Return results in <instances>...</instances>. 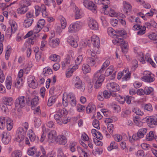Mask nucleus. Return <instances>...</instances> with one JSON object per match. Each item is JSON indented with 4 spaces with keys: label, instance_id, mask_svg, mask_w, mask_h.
Segmentation results:
<instances>
[{
    "label": "nucleus",
    "instance_id": "nucleus-1",
    "mask_svg": "<svg viewBox=\"0 0 157 157\" xmlns=\"http://www.w3.org/2000/svg\"><path fill=\"white\" fill-rule=\"evenodd\" d=\"M109 60H106L103 63L100 69L94 74L93 81H95L94 86L96 89H98L101 86L104 79L101 73L109 65Z\"/></svg>",
    "mask_w": 157,
    "mask_h": 157
},
{
    "label": "nucleus",
    "instance_id": "nucleus-2",
    "mask_svg": "<svg viewBox=\"0 0 157 157\" xmlns=\"http://www.w3.org/2000/svg\"><path fill=\"white\" fill-rule=\"evenodd\" d=\"M115 33H116L115 37L116 38L113 40V43L115 44L121 46L123 53L127 52L128 50V43L124 41L122 38H119L123 37L126 34L125 32L123 30H117Z\"/></svg>",
    "mask_w": 157,
    "mask_h": 157
},
{
    "label": "nucleus",
    "instance_id": "nucleus-3",
    "mask_svg": "<svg viewBox=\"0 0 157 157\" xmlns=\"http://www.w3.org/2000/svg\"><path fill=\"white\" fill-rule=\"evenodd\" d=\"M56 113L54 115V117L56 122L61 125L63 123L66 124L67 122V119L66 117L68 112L64 108L59 109L56 112Z\"/></svg>",
    "mask_w": 157,
    "mask_h": 157
},
{
    "label": "nucleus",
    "instance_id": "nucleus-4",
    "mask_svg": "<svg viewBox=\"0 0 157 157\" xmlns=\"http://www.w3.org/2000/svg\"><path fill=\"white\" fill-rule=\"evenodd\" d=\"M82 23L79 21L71 24L68 28V32L71 33H76L81 28Z\"/></svg>",
    "mask_w": 157,
    "mask_h": 157
},
{
    "label": "nucleus",
    "instance_id": "nucleus-5",
    "mask_svg": "<svg viewBox=\"0 0 157 157\" xmlns=\"http://www.w3.org/2000/svg\"><path fill=\"white\" fill-rule=\"evenodd\" d=\"M137 58L143 64L145 63V61H146L147 62L150 63L154 67H155L156 66V64L150 58H147L146 57L144 58V55L143 53L142 52H140L138 55Z\"/></svg>",
    "mask_w": 157,
    "mask_h": 157
},
{
    "label": "nucleus",
    "instance_id": "nucleus-6",
    "mask_svg": "<svg viewBox=\"0 0 157 157\" xmlns=\"http://www.w3.org/2000/svg\"><path fill=\"white\" fill-rule=\"evenodd\" d=\"M72 82L75 88L78 89H82L83 91L84 90L85 88L83 85L81 80L78 76L74 77L72 79Z\"/></svg>",
    "mask_w": 157,
    "mask_h": 157
},
{
    "label": "nucleus",
    "instance_id": "nucleus-7",
    "mask_svg": "<svg viewBox=\"0 0 157 157\" xmlns=\"http://www.w3.org/2000/svg\"><path fill=\"white\" fill-rule=\"evenodd\" d=\"M26 98L24 96L19 97L15 101V106L18 108L24 107L26 104Z\"/></svg>",
    "mask_w": 157,
    "mask_h": 157
},
{
    "label": "nucleus",
    "instance_id": "nucleus-8",
    "mask_svg": "<svg viewBox=\"0 0 157 157\" xmlns=\"http://www.w3.org/2000/svg\"><path fill=\"white\" fill-rule=\"evenodd\" d=\"M144 74L145 75L141 78L142 81L147 82H151L155 80L153 75L150 72L145 71Z\"/></svg>",
    "mask_w": 157,
    "mask_h": 157
},
{
    "label": "nucleus",
    "instance_id": "nucleus-9",
    "mask_svg": "<svg viewBox=\"0 0 157 157\" xmlns=\"http://www.w3.org/2000/svg\"><path fill=\"white\" fill-rule=\"evenodd\" d=\"M85 7L92 11L94 13L97 12V7L95 5L90 1L85 0L83 2Z\"/></svg>",
    "mask_w": 157,
    "mask_h": 157
},
{
    "label": "nucleus",
    "instance_id": "nucleus-10",
    "mask_svg": "<svg viewBox=\"0 0 157 157\" xmlns=\"http://www.w3.org/2000/svg\"><path fill=\"white\" fill-rule=\"evenodd\" d=\"M107 89L110 92H116L120 90V87L116 83L112 82L108 83L107 85Z\"/></svg>",
    "mask_w": 157,
    "mask_h": 157
},
{
    "label": "nucleus",
    "instance_id": "nucleus-11",
    "mask_svg": "<svg viewBox=\"0 0 157 157\" xmlns=\"http://www.w3.org/2000/svg\"><path fill=\"white\" fill-rule=\"evenodd\" d=\"M133 29L134 30H139L137 33L139 35H142L144 34L145 32L146 26H141L140 24H136L133 26Z\"/></svg>",
    "mask_w": 157,
    "mask_h": 157
},
{
    "label": "nucleus",
    "instance_id": "nucleus-12",
    "mask_svg": "<svg viewBox=\"0 0 157 157\" xmlns=\"http://www.w3.org/2000/svg\"><path fill=\"white\" fill-rule=\"evenodd\" d=\"M22 126V127H20L17 128L16 132L17 133L25 135L28 128V124L27 122H25L23 124Z\"/></svg>",
    "mask_w": 157,
    "mask_h": 157
},
{
    "label": "nucleus",
    "instance_id": "nucleus-13",
    "mask_svg": "<svg viewBox=\"0 0 157 157\" xmlns=\"http://www.w3.org/2000/svg\"><path fill=\"white\" fill-rule=\"evenodd\" d=\"M147 132V129L146 128H142L139 129L137 134H134V137L136 139L139 140L143 138Z\"/></svg>",
    "mask_w": 157,
    "mask_h": 157
},
{
    "label": "nucleus",
    "instance_id": "nucleus-14",
    "mask_svg": "<svg viewBox=\"0 0 157 157\" xmlns=\"http://www.w3.org/2000/svg\"><path fill=\"white\" fill-rule=\"evenodd\" d=\"M88 20V26L90 29L94 30L98 29V24L95 20L91 18H89Z\"/></svg>",
    "mask_w": 157,
    "mask_h": 157
},
{
    "label": "nucleus",
    "instance_id": "nucleus-15",
    "mask_svg": "<svg viewBox=\"0 0 157 157\" xmlns=\"http://www.w3.org/2000/svg\"><path fill=\"white\" fill-rule=\"evenodd\" d=\"M28 82L29 86L31 88L35 89L38 86L36 80L35 79L34 76H30L29 77Z\"/></svg>",
    "mask_w": 157,
    "mask_h": 157
},
{
    "label": "nucleus",
    "instance_id": "nucleus-16",
    "mask_svg": "<svg viewBox=\"0 0 157 157\" xmlns=\"http://www.w3.org/2000/svg\"><path fill=\"white\" fill-rule=\"evenodd\" d=\"M147 124L149 125H157V115L150 116L146 120Z\"/></svg>",
    "mask_w": 157,
    "mask_h": 157
},
{
    "label": "nucleus",
    "instance_id": "nucleus-17",
    "mask_svg": "<svg viewBox=\"0 0 157 157\" xmlns=\"http://www.w3.org/2000/svg\"><path fill=\"white\" fill-rule=\"evenodd\" d=\"M10 140V133L7 131L3 132L2 134V141L4 144H8Z\"/></svg>",
    "mask_w": 157,
    "mask_h": 157
},
{
    "label": "nucleus",
    "instance_id": "nucleus-18",
    "mask_svg": "<svg viewBox=\"0 0 157 157\" xmlns=\"http://www.w3.org/2000/svg\"><path fill=\"white\" fill-rule=\"evenodd\" d=\"M91 41L94 47L98 48L99 47L100 40L98 36L96 35L93 36L91 37Z\"/></svg>",
    "mask_w": 157,
    "mask_h": 157
},
{
    "label": "nucleus",
    "instance_id": "nucleus-19",
    "mask_svg": "<svg viewBox=\"0 0 157 157\" xmlns=\"http://www.w3.org/2000/svg\"><path fill=\"white\" fill-rule=\"evenodd\" d=\"M56 131L55 130H52L48 133V140L50 142H52L55 140L56 136Z\"/></svg>",
    "mask_w": 157,
    "mask_h": 157
},
{
    "label": "nucleus",
    "instance_id": "nucleus-20",
    "mask_svg": "<svg viewBox=\"0 0 157 157\" xmlns=\"http://www.w3.org/2000/svg\"><path fill=\"white\" fill-rule=\"evenodd\" d=\"M67 41L73 47L76 48L78 46L77 41L73 37L69 36L68 38Z\"/></svg>",
    "mask_w": 157,
    "mask_h": 157
},
{
    "label": "nucleus",
    "instance_id": "nucleus-21",
    "mask_svg": "<svg viewBox=\"0 0 157 157\" xmlns=\"http://www.w3.org/2000/svg\"><path fill=\"white\" fill-rule=\"evenodd\" d=\"M124 5L123 11L126 13H130L131 11L132 6L128 2L124 1L123 3Z\"/></svg>",
    "mask_w": 157,
    "mask_h": 157
},
{
    "label": "nucleus",
    "instance_id": "nucleus-22",
    "mask_svg": "<svg viewBox=\"0 0 157 157\" xmlns=\"http://www.w3.org/2000/svg\"><path fill=\"white\" fill-rule=\"evenodd\" d=\"M11 28H8L7 29V31L8 33L10 32L14 33L17 29V25L15 21H12L10 23Z\"/></svg>",
    "mask_w": 157,
    "mask_h": 157
},
{
    "label": "nucleus",
    "instance_id": "nucleus-23",
    "mask_svg": "<svg viewBox=\"0 0 157 157\" xmlns=\"http://www.w3.org/2000/svg\"><path fill=\"white\" fill-rule=\"evenodd\" d=\"M59 39L57 38L55 40H50L49 42V44L51 47L54 48L58 46L59 44Z\"/></svg>",
    "mask_w": 157,
    "mask_h": 157
},
{
    "label": "nucleus",
    "instance_id": "nucleus-24",
    "mask_svg": "<svg viewBox=\"0 0 157 157\" xmlns=\"http://www.w3.org/2000/svg\"><path fill=\"white\" fill-rule=\"evenodd\" d=\"M3 104L6 105L10 106L13 103V99L10 97H4L3 98Z\"/></svg>",
    "mask_w": 157,
    "mask_h": 157
},
{
    "label": "nucleus",
    "instance_id": "nucleus-25",
    "mask_svg": "<svg viewBox=\"0 0 157 157\" xmlns=\"http://www.w3.org/2000/svg\"><path fill=\"white\" fill-rule=\"evenodd\" d=\"M124 76L122 78L123 81H127L130 78L131 73L129 72V70L128 68L125 69L122 73Z\"/></svg>",
    "mask_w": 157,
    "mask_h": 157
},
{
    "label": "nucleus",
    "instance_id": "nucleus-26",
    "mask_svg": "<svg viewBox=\"0 0 157 157\" xmlns=\"http://www.w3.org/2000/svg\"><path fill=\"white\" fill-rule=\"evenodd\" d=\"M12 82V81L11 77L9 76H8L6 81V86L7 89L10 90L11 89Z\"/></svg>",
    "mask_w": 157,
    "mask_h": 157
},
{
    "label": "nucleus",
    "instance_id": "nucleus-27",
    "mask_svg": "<svg viewBox=\"0 0 157 157\" xmlns=\"http://www.w3.org/2000/svg\"><path fill=\"white\" fill-rule=\"evenodd\" d=\"M98 60V58L97 56L95 59L93 58L89 57L87 60V62L89 65L93 66L95 64L96 61L97 62Z\"/></svg>",
    "mask_w": 157,
    "mask_h": 157
},
{
    "label": "nucleus",
    "instance_id": "nucleus-28",
    "mask_svg": "<svg viewBox=\"0 0 157 157\" xmlns=\"http://www.w3.org/2000/svg\"><path fill=\"white\" fill-rule=\"evenodd\" d=\"M7 128L8 130H10L12 128L13 123L12 120L9 117H6Z\"/></svg>",
    "mask_w": 157,
    "mask_h": 157
},
{
    "label": "nucleus",
    "instance_id": "nucleus-29",
    "mask_svg": "<svg viewBox=\"0 0 157 157\" xmlns=\"http://www.w3.org/2000/svg\"><path fill=\"white\" fill-rule=\"evenodd\" d=\"M27 135L31 142H33L35 140L36 138V135L31 129H30L28 131Z\"/></svg>",
    "mask_w": 157,
    "mask_h": 157
},
{
    "label": "nucleus",
    "instance_id": "nucleus-30",
    "mask_svg": "<svg viewBox=\"0 0 157 157\" xmlns=\"http://www.w3.org/2000/svg\"><path fill=\"white\" fill-rule=\"evenodd\" d=\"M28 10V8L27 7L20 6L19 8L17 9V12L19 14H24L27 12Z\"/></svg>",
    "mask_w": 157,
    "mask_h": 157
},
{
    "label": "nucleus",
    "instance_id": "nucleus-31",
    "mask_svg": "<svg viewBox=\"0 0 157 157\" xmlns=\"http://www.w3.org/2000/svg\"><path fill=\"white\" fill-rule=\"evenodd\" d=\"M31 2L29 0H21L19 2V6L28 7L31 4Z\"/></svg>",
    "mask_w": 157,
    "mask_h": 157
},
{
    "label": "nucleus",
    "instance_id": "nucleus-32",
    "mask_svg": "<svg viewBox=\"0 0 157 157\" xmlns=\"http://www.w3.org/2000/svg\"><path fill=\"white\" fill-rule=\"evenodd\" d=\"M96 106L92 104H89L86 107V112L87 113L95 111Z\"/></svg>",
    "mask_w": 157,
    "mask_h": 157
},
{
    "label": "nucleus",
    "instance_id": "nucleus-33",
    "mask_svg": "<svg viewBox=\"0 0 157 157\" xmlns=\"http://www.w3.org/2000/svg\"><path fill=\"white\" fill-rule=\"evenodd\" d=\"M23 83V80L21 78H17L16 82H15V86L18 88L22 86Z\"/></svg>",
    "mask_w": 157,
    "mask_h": 157
},
{
    "label": "nucleus",
    "instance_id": "nucleus-34",
    "mask_svg": "<svg viewBox=\"0 0 157 157\" xmlns=\"http://www.w3.org/2000/svg\"><path fill=\"white\" fill-rule=\"evenodd\" d=\"M6 117H0V128L3 129L6 126Z\"/></svg>",
    "mask_w": 157,
    "mask_h": 157
},
{
    "label": "nucleus",
    "instance_id": "nucleus-35",
    "mask_svg": "<svg viewBox=\"0 0 157 157\" xmlns=\"http://www.w3.org/2000/svg\"><path fill=\"white\" fill-rule=\"evenodd\" d=\"M33 20L32 19H27L24 21V26L26 28L30 27L33 23Z\"/></svg>",
    "mask_w": 157,
    "mask_h": 157
},
{
    "label": "nucleus",
    "instance_id": "nucleus-36",
    "mask_svg": "<svg viewBox=\"0 0 157 157\" xmlns=\"http://www.w3.org/2000/svg\"><path fill=\"white\" fill-rule=\"evenodd\" d=\"M82 70L84 73L86 74L90 72L91 69L88 64H83L82 67Z\"/></svg>",
    "mask_w": 157,
    "mask_h": 157
},
{
    "label": "nucleus",
    "instance_id": "nucleus-37",
    "mask_svg": "<svg viewBox=\"0 0 157 157\" xmlns=\"http://www.w3.org/2000/svg\"><path fill=\"white\" fill-rule=\"evenodd\" d=\"M60 19L61 27L62 29H64L67 26V21L66 19L63 17L60 16L59 17Z\"/></svg>",
    "mask_w": 157,
    "mask_h": 157
},
{
    "label": "nucleus",
    "instance_id": "nucleus-38",
    "mask_svg": "<svg viewBox=\"0 0 157 157\" xmlns=\"http://www.w3.org/2000/svg\"><path fill=\"white\" fill-rule=\"evenodd\" d=\"M17 137L16 138V140L17 142L19 143L21 142L24 140L25 138V135L16 133Z\"/></svg>",
    "mask_w": 157,
    "mask_h": 157
},
{
    "label": "nucleus",
    "instance_id": "nucleus-39",
    "mask_svg": "<svg viewBox=\"0 0 157 157\" xmlns=\"http://www.w3.org/2000/svg\"><path fill=\"white\" fill-rule=\"evenodd\" d=\"M75 19H77L81 17V13L77 7H75Z\"/></svg>",
    "mask_w": 157,
    "mask_h": 157
},
{
    "label": "nucleus",
    "instance_id": "nucleus-40",
    "mask_svg": "<svg viewBox=\"0 0 157 157\" xmlns=\"http://www.w3.org/2000/svg\"><path fill=\"white\" fill-rule=\"evenodd\" d=\"M56 97L55 96H51L50 97L48 101L47 105L49 106H52L55 102Z\"/></svg>",
    "mask_w": 157,
    "mask_h": 157
},
{
    "label": "nucleus",
    "instance_id": "nucleus-41",
    "mask_svg": "<svg viewBox=\"0 0 157 157\" xmlns=\"http://www.w3.org/2000/svg\"><path fill=\"white\" fill-rule=\"evenodd\" d=\"M113 71V66H110L106 69L105 74V76H108L111 74Z\"/></svg>",
    "mask_w": 157,
    "mask_h": 157
},
{
    "label": "nucleus",
    "instance_id": "nucleus-42",
    "mask_svg": "<svg viewBox=\"0 0 157 157\" xmlns=\"http://www.w3.org/2000/svg\"><path fill=\"white\" fill-rule=\"evenodd\" d=\"M153 88L151 87H146L144 88L145 94L147 95H152L153 94Z\"/></svg>",
    "mask_w": 157,
    "mask_h": 157
},
{
    "label": "nucleus",
    "instance_id": "nucleus-43",
    "mask_svg": "<svg viewBox=\"0 0 157 157\" xmlns=\"http://www.w3.org/2000/svg\"><path fill=\"white\" fill-rule=\"evenodd\" d=\"M58 140H59L60 141L59 142V144H64L65 143L67 142V140L65 137L63 135H61L58 136Z\"/></svg>",
    "mask_w": 157,
    "mask_h": 157
},
{
    "label": "nucleus",
    "instance_id": "nucleus-44",
    "mask_svg": "<svg viewBox=\"0 0 157 157\" xmlns=\"http://www.w3.org/2000/svg\"><path fill=\"white\" fill-rule=\"evenodd\" d=\"M52 72V70L48 67L44 68L43 70V73L45 76L51 74Z\"/></svg>",
    "mask_w": 157,
    "mask_h": 157
},
{
    "label": "nucleus",
    "instance_id": "nucleus-45",
    "mask_svg": "<svg viewBox=\"0 0 157 157\" xmlns=\"http://www.w3.org/2000/svg\"><path fill=\"white\" fill-rule=\"evenodd\" d=\"M22 153L19 150H15L11 154V157H21Z\"/></svg>",
    "mask_w": 157,
    "mask_h": 157
},
{
    "label": "nucleus",
    "instance_id": "nucleus-46",
    "mask_svg": "<svg viewBox=\"0 0 157 157\" xmlns=\"http://www.w3.org/2000/svg\"><path fill=\"white\" fill-rule=\"evenodd\" d=\"M70 62V59L69 57H67L66 58L64 61L62 62V67L63 68H64L68 66Z\"/></svg>",
    "mask_w": 157,
    "mask_h": 157
},
{
    "label": "nucleus",
    "instance_id": "nucleus-47",
    "mask_svg": "<svg viewBox=\"0 0 157 157\" xmlns=\"http://www.w3.org/2000/svg\"><path fill=\"white\" fill-rule=\"evenodd\" d=\"M154 137V135L152 131H150L146 136V140L148 141H151Z\"/></svg>",
    "mask_w": 157,
    "mask_h": 157
},
{
    "label": "nucleus",
    "instance_id": "nucleus-48",
    "mask_svg": "<svg viewBox=\"0 0 157 157\" xmlns=\"http://www.w3.org/2000/svg\"><path fill=\"white\" fill-rule=\"evenodd\" d=\"M132 110L133 112L138 115L142 116L144 114L143 112L141 111L140 109L138 108H132Z\"/></svg>",
    "mask_w": 157,
    "mask_h": 157
},
{
    "label": "nucleus",
    "instance_id": "nucleus-49",
    "mask_svg": "<svg viewBox=\"0 0 157 157\" xmlns=\"http://www.w3.org/2000/svg\"><path fill=\"white\" fill-rule=\"evenodd\" d=\"M67 101L68 102L72 101L73 100H75V98L74 94L72 93H70L67 94Z\"/></svg>",
    "mask_w": 157,
    "mask_h": 157
},
{
    "label": "nucleus",
    "instance_id": "nucleus-50",
    "mask_svg": "<svg viewBox=\"0 0 157 157\" xmlns=\"http://www.w3.org/2000/svg\"><path fill=\"white\" fill-rule=\"evenodd\" d=\"M39 98L37 96H35L34 98L32 99L31 101V105L32 106H35L38 104L39 100Z\"/></svg>",
    "mask_w": 157,
    "mask_h": 157
},
{
    "label": "nucleus",
    "instance_id": "nucleus-51",
    "mask_svg": "<svg viewBox=\"0 0 157 157\" xmlns=\"http://www.w3.org/2000/svg\"><path fill=\"white\" fill-rule=\"evenodd\" d=\"M36 152V149L34 147L29 148L28 151V154L29 155H33Z\"/></svg>",
    "mask_w": 157,
    "mask_h": 157
},
{
    "label": "nucleus",
    "instance_id": "nucleus-52",
    "mask_svg": "<svg viewBox=\"0 0 157 157\" xmlns=\"http://www.w3.org/2000/svg\"><path fill=\"white\" fill-rule=\"evenodd\" d=\"M107 31L109 35L110 36H113L116 38V33H115V31H114L112 28L109 27L107 29Z\"/></svg>",
    "mask_w": 157,
    "mask_h": 157
},
{
    "label": "nucleus",
    "instance_id": "nucleus-53",
    "mask_svg": "<svg viewBox=\"0 0 157 157\" xmlns=\"http://www.w3.org/2000/svg\"><path fill=\"white\" fill-rule=\"evenodd\" d=\"M50 59L53 61H57L59 60L60 57L56 54H53L51 55L49 57Z\"/></svg>",
    "mask_w": 157,
    "mask_h": 157
},
{
    "label": "nucleus",
    "instance_id": "nucleus-54",
    "mask_svg": "<svg viewBox=\"0 0 157 157\" xmlns=\"http://www.w3.org/2000/svg\"><path fill=\"white\" fill-rule=\"evenodd\" d=\"M116 98V100L121 104H123L125 101V98L119 95L117 96Z\"/></svg>",
    "mask_w": 157,
    "mask_h": 157
},
{
    "label": "nucleus",
    "instance_id": "nucleus-55",
    "mask_svg": "<svg viewBox=\"0 0 157 157\" xmlns=\"http://www.w3.org/2000/svg\"><path fill=\"white\" fill-rule=\"evenodd\" d=\"M117 148V145L115 141H112L110 144L109 146L107 149L108 151H110L113 149Z\"/></svg>",
    "mask_w": 157,
    "mask_h": 157
},
{
    "label": "nucleus",
    "instance_id": "nucleus-56",
    "mask_svg": "<svg viewBox=\"0 0 157 157\" xmlns=\"http://www.w3.org/2000/svg\"><path fill=\"white\" fill-rule=\"evenodd\" d=\"M67 94H64L63 97V106H67L68 102L67 101Z\"/></svg>",
    "mask_w": 157,
    "mask_h": 157
},
{
    "label": "nucleus",
    "instance_id": "nucleus-57",
    "mask_svg": "<svg viewBox=\"0 0 157 157\" xmlns=\"http://www.w3.org/2000/svg\"><path fill=\"white\" fill-rule=\"evenodd\" d=\"M144 109L149 112H151L153 110V108L151 104L148 103L145 104L144 106Z\"/></svg>",
    "mask_w": 157,
    "mask_h": 157
},
{
    "label": "nucleus",
    "instance_id": "nucleus-58",
    "mask_svg": "<svg viewBox=\"0 0 157 157\" xmlns=\"http://www.w3.org/2000/svg\"><path fill=\"white\" fill-rule=\"evenodd\" d=\"M11 47L10 46H8L7 48V50L5 54V58L8 60L10 54Z\"/></svg>",
    "mask_w": 157,
    "mask_h": 157
},
{
    "label": "nucleus",
    "instance_id": "nucleus-59",
    "mask_svg": "<svg viewBox=\"0 0 157 157\" xmlns=\"http://www.w3.org/2000/svg\"><path fill=\"white\" fill-rule=\"evenodd\" d=\"M92 124L95 128L98 129H100L99 122L98 120L97 119L94 120Z\"/></svg>",
    "mask_w": 157,
    "mask_h": 157
},
{
    "label": "nucleus",
    "instance_id": "nucleus-60",
    "mask_svg": "<svg viewBox=\"0 0 157 157\" xmlns=\"http://www.w3.org/2000/svg\"><path fill=\"white\" fill-rule=\"evenodd\" d=\"M45 23V20L43 19H41L37 23V25H38V26L40 27L42 29L44 27Z\"/></svg>",
    "mask_w": 157,
    "mask_h": 157
},
{
    "label": "nucleus",
    "instance_id": "nucleus-61",
    "mask_svg": "<svg viewBox=\"0 0 157 157\" xmlns=\"http://www.w3.org/2000/svg\"><path fill=\"white\" fill-rule=\"evenodd\" d=\"M34 122L35 127H38L41 124V120L40 118L35 117Z\"/></svg>",
    "mask_w": 157,
    "mask_h": 157
},
{
    "label": "nucleus",
    "instance_id": "nucleus-62",
    "mask_svg": "<svg viewBox=\"0 0 157 157\" xmlns=\"http://www.w3.org/2000/svg\"><path fill=\"white\" fill-rule=\"evenodd\" d=\"M114 126L113 124L109 123L107 125V129L111 134L113 133Z\"/></svg>",
    "mask_w": 157,
    "mask_h": 157
},
{
    "label": "nucleus",
    "instance_id": "nucleus-63",
    "mask_svg": "<svg viewBox=\"0 0 157 157\" xmlns=\"http://www.w3.org/2000/svg\"><path fill=\"white\" fill-rule=\"evenodd\" d=\"M77 143L76 142H71L70 143V151L72 152H75V146L76 145Z\"/></svg>",
    "mask_w": 157,
    "mask_h": 157
},
{
    "label": "nucleus",
    "instance_id": "nucleus-64",
    "mask_svg": "<svg viewBox=\"0 0 157 157\" xmlns=\"http://www.w3.org/2000/svg\"><path fill=\"white\" fill-rule=\"evenodd\" d=\"M83 59L82 56H79L75 60V63L76 64L79 65L82 62Z\"/></svg>",
    "mask_w": 157,
    "mask_h": 157
}]
</instances>
